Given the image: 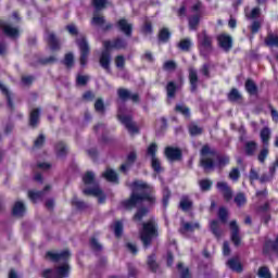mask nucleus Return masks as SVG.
I'll return each instance as SVG.
<instances>
[{"instance_id":"nucleus-1","label":"nucleus","mask_w":278,"mask_h":278,"mask_svg":"<svg viewBox=\"0 0 278 278\" xmlns=\"http://www.w3.org/2000/svg\"><path fill=\"white\" fill-rule=\"evenodd\" d=\"M132 192L129 198L123 200L121 205L127 212L136 210L138 205L147 203L148 206H139L132 216L135 223H142V218L149 215V207H153L157 203V197H155V187L143 180H134L131 182Z\"/></svg>"},{"instance_id":"nucleus-2","label":"nucleus","mask_w":278,"mask_h":278,"mask_svg":"<svg viewBox=\"0 0 278 278\" xmlns=\"http://www.w3.org/2000/svg\"><path fill=\"white\" fill-rule=\"evenodd\" d=\"M200 166L203 170H214V168H225L228 166L231 159L229 155L218 154L215 149L210 148V144H204L200 150Z\"/></svg>"},{"instance_id":"nucleus-3","label":"nucleus","mask_w":278,"mask_h":278,"mask_svg":"<svg viewBox=\"0 0 278 278\" xmlns=\"http://www.w3.org/2000/svg\"><path fill=\"white\" fill-rule=\"evenodd\" d=\"M103 47L104 50L100 54L99 62L100 66L110 73V64H112V49H116L117 51H121V49H127V40L117 37L112 41H103Z\"/></svg>"},{"instance_id":"nucleus-4","label":"nucleus","mask_w":278,"mask_h":278,"mask_svg":"<svg viewBox=\"0 0 278 278\" xmlns=\"http://www.w3.org/2000/svg\"><path fill=\"white\" fill-rule=\"evenodd\" d=\"M157 236H160V232L157 231V224L154 220H148L142 224L140 240L143 249H149L153 242V238H157Z\"/></svg>"},{"instance_id":"nucleus-5","label":"nucleus","mask_w":278,"mask_h":278,"mask_svg":"<svg viewBox=\"0 0 278 278\" xmlns=\"http://www.w3.org/2000/svg\"><path fill=\"white\" fill-rule=\"evenodd\" d=\"M147 155L151 156V168L160 175V173H164V167H162V162L157 159V143L152 142L149 144L147 149Z\"/></svg>"},{"instance_id":"nucleus-6","label":"nucleus","mask_w":278,"mask_h":278,"mask_svg":"<svg viewBox=\"0 0 278 278\" xmlns=\"http://www.w3.org/2000/svg\"><path fill=\"white\" fill-rule=\"evenodd\" d=\"M76 45L80 52V66H86V64H88V55H90V45H88V39L85 35H80L76 38Z\"/></svg>"},{"instance_id":"nucleus-7","label":"nucleus","mask_w":278,"mask_h":278,"mask_svg":"<svg viewBox=\"0 0 278 278\" xmlns=\"http://www.w3.org/2000/svg\"><path fill=\"white\" fill-rule=\"evenodd\" d=\"M117 118L122 125L125 126L128 132L130 134H140V128L134 123V117L131 115H122L118 114Z\"/></svg>"},{"instance_id":"nucleus-8","label":"nucleus","mask_w":278,"mask_h":278,"mask_svg":"<svg viewBox=\"0 0 278 278\" xmlns=\"http://www.w3.org/2000/svg\"><path fill=\"white\" fill-rule=\"evenodd\" d=\"M217 45L220 49L226 52L231 51L233 49V37L227 33H222L216 38Z\"/></svg>"},{"instance_id":"nucleus-9","label":"nucleus","mask_w":278,"mask_h":278,"mask_svg":"<svg viewBox=\"0 0 278 278\" xmlns=\"http://www.w3.org/2000/svg\"><path fill=\"white\" fill-rule=\"evenodd\" d=\"M164 155L168 162H181L184 160V152L181 149L170 146L165 148Z\"/></svg>"},{"instance_id":"nucleus-10","label":"nucleus","mask_w":278,"mask_h":278,"mask_svg":"<svg viewBox=\"0 0 278 278\" xmlns=\"http://www.w3.org/2000/svg\"><path fill=\"white\" fill-rule=\"evenodd\" d=\"M117 97L121 99V101H132V103H140V94L138 93H131L130 90H127L125 88H118L117 89Z\"/></svg>"},{"instance_id":"nucleus-11","label":"nucleus","mask_w":278,"mask_h":278,"mask_svg":"<svg viewBox=\"0 0 278 278\" xmlns=\"http://www.w3.org/2000/svg\"><path fill=\"white\" fill-rule=\"evenodd\" d=\"M138 160V153L136 151H131L127 154L125 163H123L119 166L121 173H124V175H127L129 168L136 164V161Z\"/></svg>"},{"instance_id":"nucleus-12","label":"nucleus","mask_w":278,"mask_h":278,"mask_svg":"<svg viewBox=\"0 0 278 278\" xmlns=\"http://www.w3.org/2000/svg\"><path fill=\"white\" fill-rule=\"evenodd\" d=\"M115 27L127 38H131V34H134V25L129 24L126 18L118 20Z\"/></svg>"},{"instance_id":"nucleus-13","label":"nucleus","mask_w":278,"mask_h":278,"mask_svg":"<svg viewBox=\"0 0 278 278\" xmlns=\"http://www.w3.org/2000/svg\"><path fill=\"white\" fill-rule=\"evenodd\" d=\"M70 257L71 251L68 250L62 251L61 253H55L51 251H48L46 253V258L51 260V262H68Z\"/></svg>"},{"instance_id":"nucleus-14","label":"nucleus","mask_w":278,"mask_h":278,"mask_svg":"<svg viewBox=\"0 0 278 278\" xmlns=\"http://www.w3.org/2000/svg\"><path fill=\"white\" fill-rule=\"evenodd\" d=\"M229 227L231 230V242L235 244V247H240V244L242 243V239H240V226H238V222L231 220Z\"/></svg>"},{"instance_id":"nucleus-15","label":"nucleus","mask_w":278,"mask_h":278,"mask_svg":"<svg viewBox=\"0 0 278 278\" xmlns=\"http://www.w3.org/2000/svg\"><path fill=\"white\" fill-rule=\"evenodd\" d=\"M199 45L201 53L204 55L205 53H210V51H212V36L203 31L202 37L199 39Z\"/></svg>"},{"instance_id":"nucleus-16","label":"nucleus","mask_w":278,"mask_h":278,"mask_svg":"<svg viewBox=\"0 0 278 278\" xmlns=\"http://www.w3.org/2000/svg\"><path fill=\"white\" fill-rule=\"evenodd\" d=\"M216 188L222 192L223 198L226 202H229L233 199V191H231V187L226 181H218L216 184Z\"/></svg>"},{"instance_id":"nucleus-17","label":"nucleus","mask_w":278,"mask_h":278,"mask_svg":"<svg viewBox=\"0 0 278 278\" xmlns=\"http://www.w3.org/2000/svg\"><path fill=\"white\" fill-rule=\"evenodd\" d=\"M83 192L87 197H98V203H105V195L103 194V190L99 189L98 187L84 189Z\"/></svg>"},{"instance_id":"nucleus-18","label":"nucleus","mask_w":278,"mask_h":278,"mask_svg":"<svg viewBox=\"0 0 278 278\" xmlns=\"http://www.w3.org/2000/svg\"><path fill=\"white\" fill-rule=\"evenodd\" d=\"M0 29H2L3 34L9 36V38H18L20 36L18 28L8 25L3 20H0Z\"/></svg>"},{"instance_id":"nucleus-19","label":"nucleus","mask_w":278,"mask_h":278,"mask_svg":"<svg viewBox=\"0 0 278 278\" xmlns=\"http://www.w3.org/2000/svg\"><path fill=\"white\" fill-rule=\"evenodd\" d=\"M46 41L48 47H50L51 51H60L61 49L60 39L54 33H48Z\"/></svg>"},{"instance_id":"nucleus-20","label":"nucleus","mask_w":278,"mask_h":278,"mask_svg":"<svg viewBox=\"0 0 278 278\" xmlns=\"http://www.w3.org/2000/svg\"><path fill=\"white\" fill-rule=\"evenodd\" d=\"M189 84H190V92H197L199 89V74L197 70L189 68Z\"/></svg>"},{"instance_id":"nucleus-21","label":"nucleus","mask_w":278,"mask_h":278,"mask_svg":"<svg viewBox=\"0 0 278 278\" xmlns=\"http://www.w3.org/2000/svg\"><path fill=\"white\" fill-rule=\"evenodd\" d=\"M40 124V109H33L29 113V119H28V125L33 129H36L38 125Z\"/></svg>"},{"instance_id":"nucleus-22","label":"nucleus","mask_w":278,"mask_h":278,"mask_svg":"<svg viewBox=\"0 0 278 278\" xmlns=\"http://www.w3.org/2000/svg\"><path fill=\"white\" fill-rule=\"evenodd\" d=\"M0 92H2L3 97H5L9 110H11V112H14V101L12 100V93L10 89H8V87H5V85H3L2 83H0Z\"/></svg>"},{"instance_id":"nucleus-23","label":"nucleus","mask_w":278,"mask_h":278,"mask_svg":"<svg viewBox=\"0 0 278 278\" xmlns=\"http://www.w3.org/2000/svg\"><path fill=\"white\" fill-rule=\"evenodd\" d=\"M227 266L233 273H242V270H244V267L242 266V263H240V260L238 257H232L228 260Z\"/></svg>"},{"instance_id":"nucleus-24","label":"nucleus","mask_w":278,"mask_h":278,"mask_svg":"<svg viewBox=\"0 0 278 278\" xmlns=\"http://www.w3.org/2000/svg\"><path fill=\"white\" fill-rule=\"evenodd\" d=\"M194 229H201V225L199 223L187 222L182 224L179 228V233H181V236H185V233H188V231L192 233Z\"/></svg>"},{"instance_id":"nucleus-25","label":"nucleus","mask_w":278,"mask_h":278,"mask_svg":"<svg viewBox=\"0 0 278 278\" xmlns=\"http://www.w3.org/2000/svg\"><path fill=\"white\" fill-rule=\"evenodd\" d=\"M25 204L21 201H17L14 203L13 208H12V215L16 216L17 218H23L25 216Z\"/></svg>"},{"instance_id":"nucleus-26","label":"nucleus","mask_w":278,"mask_h":278,"mask_svg":"<svg viewBox=\"0 0 278 278\" xmlns=\"http://www.w3.org/2000/svg\"><path fill=\"white\" fill-rule=\"evenodd\" d=\"M102 177L111 184H119L118 174L112 168H106V170L102 174Z\"/></svg>"},{"instance_id":"nucleus-27","label":"nucleus","mask_w":278,"mask_h":278,"mask_svg":"<svg viewBox=\"0 0 278 278\" xmlns=\"http://www.w3.org/2000/svg\"><path fill=\"white\" fill-rule=\"evenodd\" d=\"M257 151V142L256 141H248L244 143V153L248 157H253Z\"/></svg>"},{"instance_id":"nucleus-28","label":"nucleus","mask_w":278,"mask_h":278,"mask_svg":"<svg viewBox=\"0 0 278 278\" xmlns=\"http://www.w3.org/2000/svg\"><path fill=\"white\" fill-rule=\"evenodd\" d=\"M265 47H276L278 49V35H275L273 33H268L267 36L264 39Z\"/></svg>"},{"instance_id":"nucleus-29","label":"nucleus","mask_w":278,"mask_h":278,"mask_svg":"<svg viewBox=\"0 0 278 278\" xmlns=\"http://www.w3.org/2000/svg\"><path fill=\"white\" fill-rule=\"evenodd\" d=\"M245 90L248 92V94H250L251 97H255V94H257L258 89H257V85L255 84V81L251 78H248L245 80Z\"/></svg>"},{"instance_id":"nucleus-30","label":"nucleus","mask_w":278,"mask_h":278,"mask_svg":"<svg viewBox=\"0 0 278 278\" xmlns=\"http://www.w3.org/2000/svg\"><path fill=\"white\" fill-rule=\"evenodd\" d=\"M227 99L230 103H238V101H242V93L237 88H231L227 94Z\"/></svg>"},{"instance_id":"nucleus-31","label":"nucleus","mask_w":278,"mask_h":278,"mask_svg":"<svg viewBox=\"0 0 278 278\" xmlns=\"http://www.w3.org/2000/svg\"><path fill=\"white\" fill-rule=\"evenodd\" d=\"M56 156L58 157H66L68 153V148L66 147V143L64 141H59L55 147Z\"/></svg>"},{"instance_id":"nucleus-32","label":"nucleus","mask_w":278,"mask_h":278,"mask_svg":"<svg viewBox=\"0 0 278 278\" xmlns=\"http://www.w3.org/2000/svg\"><path fill=\"white\" fill-rule=\"evenodd\" d=\"M71 205L73 207H76L78 212H84V210H88V204L85 201H81L77 198V195H74L71 200Z\"/></svg>"},{"instance_id":"nucleus-33","label":"nucleus","mask_w":278,"mask_h":278,"mask_svg":"<svg viewBox=\"0 0 278 278\" xmlns=\"http://www.w3.org/2000/svg\"><path fill=\"white\" fill-rule=\"evenodd\" d=\"M165 90L167 93V99H175L178 90L177 84L175 81H168Z\"/></svg>"},{"instance_id":"nucleus-34","label":"nucleus","mask_w":278,"mask_h":278,"mask_svg":"<svg viewBox=\"0 0 278 278\" xmlns=\"http://www.w3.org/2000/svg\"><path fill=\"white\" fill-rule=\"evenodd\" d=\"M188 21H189V29H191V31H197V29L199 28V24L201 23V14L197 13L190 16Z\"/></svg>"},{"instance_id":"nucleus-35","label":"nucleus","mask_w":278,"mask_h":278,"mask_svg":"<svg viewBox=\"0 0 278 278\" xmlns=\"http://www.w3.org/2000/svg\"><path fill=\"white\" fill-rule=\"evenodd\" d=\"M193 206L194 203L188 197H184L179 202V207L182 212H190Z\"/></svg>"},{"instance_id":"nucleus-36","label":"nucleus","mask_w":278,"mask_h":278,"mask_svg":"<svg viewBox=\"0 0 278 278\" xmlns=\"http://www.w3.org/2000/svg\"><path fill=\"white\" fill-rule=\"evenodd\" d=\"M210 229L215 238L219 239L223 237V230H220V225L218 224V220L213 219L210 224Z\"/></svg>"},{"instance_id":"nucleus-37","label":"nucleus","mask_w":278,"mask_h":278,"mask_svg":"<svg viewBox=\"0 0 278 278\" xmlns=\"http://www.w3.org/2000/svg\"><path fill=\"white\" fill-rule=\"evenodd\" d=\"M71 273V266L68 263H65L56 268V275L59 278H66Z\"/></svg>"},{"instance_id":"nucleus-38","label":"nucleus","mask_w":278,"mask_h":278,"mask_svg":"<svg viewBox=\"0 0 278 278\" xmlns=\"http://www.w3.org/2000/svg\"><path fill=\"white\" fill-rule=\"evenodd\" d=\"M174 112L181 114L185 118H190V108L186 104H176Z\"/></svg>"},{"instance_id":"nucleus-39","label":"nucleus","mask_w":278,"mask_h":278,"mask_svg":"<svg viewBox=\"0 0 278 278\" xmlns=\"http://www.w3.org/2000/svg\"><path fill=\"white\" fill-rule=\"evenodd\" d=\"M260 136L264 147H268L270 142V128L264 127L263 129H261Z\"/></svg>"},{"instance_id":"nucleus-40","label":"nucleus","mask_w":278,"mask_h":278,"mask_svg":"<svg viewBox=\"0 0 278 278\" xmlns=\"http://www.w3.org/2000/svg\"><path fill=\"white\" fill-rule=\"evenodd\" d=\"M148 268L151 270V273H157V268H160V265L157 264V261L155 260V254H151L148 256Z\"/></svg>"},{"instance_id":"nucleus-41","label":"nucleus","mask_w":278,"mask_h":278,"mask_svg":"<svg viewBox=\"0 0 278 278\" xmlns=\"http://www.w3.org/2000/svg\"><path fill=\"white\" fill-rule=\"evenodd\" d=\"M214 182H212L211 179L204 178L199 181L200 190L201 192H210L212 190V186Z\"/></svg>"},{"instance_id":"nucleus-42","label":"nucleus","mask_w":278,"mask_h":278,"mask_svg":"<svg viewBox=\"0 0 278 278\" xmlns=\"http://www.w3.org/2000/svg\"><path fill=\"white\" fill-rule=\"evenodd\" d=\"M159 42H168L170 40V30L164 27L159 31Z\"/></svg>"},{"instance_id":"nucleus-43","label":"nucleus","mask_w":278,"mask_h":278,"mask_svg":"<svg viewBox=\"0 0 278 278\" xmlns=\"http://www.w3.org/2000/svg\"><path fill=\"white\" fill-rule=\"evenodd\" d=\"M63 64L67 68H73V66H75V55L73 52H68L64 55Z\"/></svg>"},{"instance_id":"nucleus-44","label":"nucleus","mask_w":278,"mask_h":278,"mask_svg":"<svg viewBox=\"0 0 278 278\" xmlns=\"http://www.w3.org/2000/svg\"><path fill=\"white\" fill-rule=\"evenodd\" d=\"M172 194L173 193L170 192V189L168 187H165L163 189L162 205H163L164 210H166V207H168V203L170 201Z\"/></svg>"},{"instance_id":"nucleus-45","label":"nucleus","mask_w":278,"mask_h":278,"mask_svg":"<svg viewBox=\"0 0 278 278\" xmlns=\"http://www.w3.org/2000/svg\"><path fill=\"white\" fill-rule=\"evenodd\" d=\"M269 153L270 150H268V147H264L263 149H261L257 155V161L260 162V164H266V160H268Z\"/></svg>"},{"instance_id":"nucleus-46","label":"nucleus","mask_w":278,"mask_h":278,"mask_svg":"<svg viewBox=\"0 0 278 278\" xmlns=\"http://www.w3.org/2000/svg\"><path fill=\"white\" fill-rule=\"evenodd\" d=\"M91 5H93L96 12H101L108 8V0H91Z\"/></svg>"},{"instance_id":"nucleus-47","label":"nucleus","mask_w":278,"mask_h":278,"mask_svg":"<svg viewBox=\"0 0 278 278\" xmlns=\"http://www.w3.org/2000/svg\"><path fill=\"white\" fill-rule=\"evenodd\" d=\"M233 202L236 203L237 207H244V205H247V195L239 192L236 194Z\"/></svg>"},{"instance_id":"nucleus-48","label":"nucleus","mask_w":278,"mask_h":278,"mask_svg":"<svg viewBox=\"0 0 278 278\" xmlns=\"http://www.w3.org/2000/svg\"><path fill=\"white\" fill-rule=\"evenodd\" d=\"M91 25L103 27V25H105V17L98 15L97 11H94L93 17L91 18Z\"/></svg>"},{"instance_id":"nucleus-49","label":"nucleus","mask_w":278,"mask_h":278,"mask_svg":"<svg viewBox=\"0 0 278 278\" xmlns=\"http://www.w3.org/2000/svg\"><path fill=\"white\" fill-rule=\"evenodd\" d=\"M218 218L224 225L229 220V211L225 206H220L218 210Z\"/></svg>"},{"instance_id":"nucleus-50","label":"nucleus","mask_w":278,"mask_h":278,"mask_svg":"<svg viewBox=\"0 0 278 278\" xmlns=\"http://www.w3.org/2000/svg\"><path fill=\"white\" fill-rule=\"evenodd\" d=\"M42 197H45V191H28V198L33 203H36L39 199H42Z\"/></svg>"},{"instance_id":"nucleus-51","label":"nucleus","mask_w":278,"mask_h":278,"mask_svg":"<svg viewBox=\"0 0 278 278\" xmlns=\"http://www.w3.org/2000/svg\"><path fill=\"white\" fill-rule=\"evenodd\" d=\"M94 111L98 112V114H105V103L103 102V99L99 98L96 100Z\"/></svg>"},{"instance_id":"nucleus-52","label":"nucleus","mask_w":278,"mask_h":278,"mask_svg":"<svg viewBox=\"0 0 278 278\" xmlns=\"http://www.w3.org/2000/svg\"><path fill=\"white\" fill-rule=\"evenodd\" d=\"M257 275L260 278H273V274L268 266H262L258 268Z\"/></svg>"},{"instance_id":"nucleus-53","label":"nucleus","mask_w":278,"mask_h":278,"mask_svg":"<svg viewBox=\"0 0 278 278\" xmlns=\"http://www.w3.org/2000/svg\"><path fill=\"white\" fill-rule=\"evenodd\" d=\"M89 244L92 251H94L96 253H99V251H103V245H101V243H99V240H97V238L94 237L89 240Z\"/></svg>"},{"instance_id":"nucleus-54","label":"nucleus","mask_w":278,"mask_h":278,"mask_svg":"<svg viewBox=\"0 0 278 278\" xmlns=\"http://www.w3.org/2000/svg\"><path fill=\"white\" fill-rule=\"evenodd\" d=\"M188 129H189L190 136H192V137H194V136H201V134H203V128H202V127H199V126L195 125V124L189 125Z\"/></svg>"},{"instance_id":"nucleus-55","label":"nucleus","mask_w":278,"mask_h":278,"mask_svg":"<svg viewBox=\"0 0 278 278\" xmlns=\"http://www.w3.org/2000/svg\"><path fill=\"white\" fill-rule=\"evenodd\" d=\"M83 182L85 184V186H92V184H94V173L87 172L83 176Z\"/></svg>"},{"instance_id":"nucleus-56","label":"nucleus","mask_w":278,"mask_h":278,"mask_svg":"<svg viewBox=\"0 0 278 278\" xmlns=\"http://www.w3.org/2000/svg\"><path fill=\"white\" fill-rule=\"evenodd\" d=\"M190 47H192V41H190V39H181L178 43V49H180V51H190Z\"/></svg>"},{"instance_id":"nucleus-57","label":"nucleus","mask_w":278,"mask_h":278,"mask_svg":"<svg viewBox=\"0 0 278 278\" xmlns=\"http://www.w3.org/2000/svg\"><path fill=\"white\" fill-rule=\"evenodd\" d=\"M123 222L121 220H117L115 222V225H114V233H115V238H121L123 236Z\"/></svg>"},{"instance_id":"nucleus-58","label":"nucleus","mask_w":278,"mask_h":278,"mask_svg":"<svg viewBox=\"0 0 278 278\" xmlns=\"http://www.w3.org/2000/svg\"><path fill=\"white\" fill-rule=\"evenodd\" d=\"M260 29H262V22L254 20L250 26L251 34L253 35L258 34Z\"/></svg>"},{"instance_id":"nucleus-59","label":"nucleus","mask_w":278,"mask_h":278,"mask_svg":"<svg viewBox=\"0 0 278 278\" xmlns=\"http://www.w3.org/2000/svg\"><path fill=\"white\" fill-rule=\"evenodd\" d=\"M177 268L180 271V278H190V269L188 267L184 268V263H178Z\"/></svg>"},{"instance_id":"nucleus-60","label":"nucleus","mask_w":278,"mask_h":278,"mask_svg":"<svg viewBox=\"0 0 278 278\" xmlns=\"http://www.w3.org/2000/svg\"><path fill=\"white\" fill-rule=\"evenodd\" d=\"M115 66L116 68H119V71L125 68V56L123 54L115 56Z\"/></svg>"},{"instance_id":"nucleus-61","label":"nucleus","mask_w":278,"mask_h":278,"mask_svg":"<svg viewBox=\"0 0 278 278\" xmlns=\"http://www.w3.org/2000/svg\"><path fill=\"white\" fill-rule=\"evenodd\" d=\"M65 29L70 34V36H79V28H77V26H75V24L66 25Z\"/></svg>"},{"instance_id":"nucleus-62","label":"nucleus","mask_w":278,"mask_h":278,"mask_svg":"<svg viewBox=\"0 0 278 278\" xmlns=\"http://www.w3.org/2000/svg\"><path fill=\"white\" fill-rule=\"evenodd\" d=\"M163 71H177V63L173 60L166 61L163 64Z\"/></svg>"},{"instance_id":"nucleus-63","label":"nucleus","mask_w":278,"mask_h":278,"mask_svg":"<svg viewBox=\"0 0 278 278\" xmlns=\"http://www.w3.org/2000/svg\"><path fill=\"white\" fill-rule=\"evenodd\" d=\"M90 77L84 75H77L76 77V86H87Z\"/></svg>"},{"instance_id":"nucleus-64","label":"nucleus","mask_w":278,"mask_h":278,"mask_svg":"<svg viewBox=\"0 0 278 278\" xmlns=\"http://www.w3.org/2000/svg\"><path fill=\"white\" fill-rule=\"evenodd\" d=\"M21 81L24 86H31L34 81H36V77L28 75V76H22Z\"/></svg>"}]
</instances>
